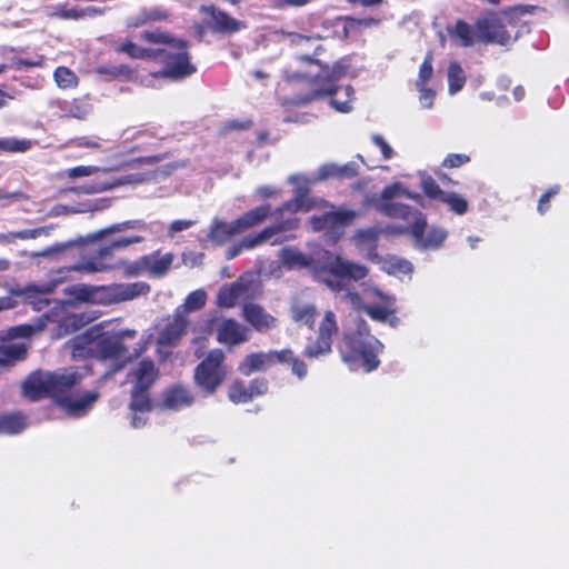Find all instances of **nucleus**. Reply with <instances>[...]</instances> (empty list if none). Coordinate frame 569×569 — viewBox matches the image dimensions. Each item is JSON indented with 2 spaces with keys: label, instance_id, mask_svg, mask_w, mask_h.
I'll list each match as a JSON object with an SVG mask.
<instances>
[{
  "label": "nucleus",
  "instance_id": "36",
  "mask_svg": "<svg viewBox=\"0 0 569 569\" xmlns=\"http://www.w3.org/2000/svg\"><path fill=\"white\" fill-rule=\"evenodd\" d=\"M448 78V93L450 96L457 94L462 90L466 83V73L460 63L452 61L448 66L447 70Z\"/></svg>",
  "mask_w": 569,
  "mask_h": 569
},
{
  "label": "nucleus",
  "instance_id": "4",
  "mask_svg": "<svg viewBox=\"0 0 569 569\" xmlns=\"http://www.w3.org/2000/svg\"><path fill=\"white\" fill-rule=\"evenodd\" d=\"M113 320H106L89 327L83 333L76 336L70 341L73 358L92 356L101 360H117L118 362L110 370L111 373L121 371L130 357H126L128 348L123 341L126 338H133L134 330L113 331Z\"/></svg>",
  "mask_w": 569,
  "mask_h": 569
},
{
  "label": "nucleus",
  "instance_id": "10",
  "mask_svg": "<svg viewBox=\"0 0 569 569\" xmlns=\"http://www.w3.org/2000/svg\"><path fill=\"white\" fill-rule=\"evenodd\" d=\"M299 219L290 217L272 226L266 227L256 234L244 237L239 243L230 247L227 252V259L236 258L242 250H250L258 246L269 242L271 246H278L295 238L290 232L299 227Z\"/></svg>",
  "mask_w": 569,
  "mask_h": 569
},
{
  "label": "nucleus",
  "instance_id": "1",
  "mask_svg": "<svg viewBox=\"0 0 569 569\" xmlns=\"http://www.w3.org/2000/svg\"><path fill=\"white\" fill-rule=\"evenodd\" d=\"M323 257L325 268L331 274V278H325L323 282L331 290L341 293V298L356 310H365L372 320L386 322L392 317L390 325L396 326L398 319L395 317L397 307L393 296L369 282L362 284V297L347 286V279L360 281L368 276L369 270L366 266L346 260L330 251H326Z\"/></svg>",
  "mask_w": 569,
  "mask_h": 569
},
{
  "label": "nucleus",
  "instance_id": "54",
  "mask_svg": "<svg viewBox=\"0 0 569 569\" xmlns=\"http://www.w3.org/2000/svg\"><path fill=\"white\" fill-rule=\"evenodd\" d=\"M248 388L252 400L253 398L262 396L268 391V382L266 379H254L250 382Z\"/></svg>",
  "mask_w": 569,
  "mask_h": 569
},
{
  "label": "nucleus",
  "instance_id": "53",
  "mask_svg": "<svg viewBox=\"0 0 569 569\" xmlns=\"http://www.w3.org/2000/svg\"><path fill=\"white\" fill-rule=\"evenodd\" d=\"M338 164L336 163H327L321 166L318 171L315 180H325L328 178H338Z\"/></svg>",
  "mask_w": 569,
  "mask_h": 569
},
{
  "label": "nucleus",
  "instance_id": "14",
  "mask_svg": "<svg viewBox=\"0 0 569 569\" xmlns=\"http://www.w3.org/2000/svg\"><path fill=\"white\" fill-rule=\"evenodd\" d=\"M289 182L295 187V198L277 209V213L282 214L289 212H308L317 208H328L329 202L321 198H309L308 191L311 183L310 179L302 174H293L289 177Z\"/></svg>",
  "mask_w": 569,
  "mask_h": 569
},
{
  "label": "nucleus",
  "instance_id": "32",
  "mask_svg": "<svg viewBox=\"0 0 569 569\" xmlns=\"http://www.w3.org/2000/svg\"><path fill=\"white\" fill-rule=\"evenodd\" d=\"M317 309L310 302L295 301L291 305V317L298 325L312 327L316 320Z\"/></svg>",
  "mask_w": 569,
  "mask_h": 569
},
{
  "label": "nucleus",
  "instance_id": "16",
  "mask_svg": "<svg viewBox=\"0 0 569 569\" xmlns=\"http://www.w3.org/2000/svg\"><path fill=\"white\" fill-rule=\"evenodd\" d=\"M338 326L332 311H327L319 327V336L307 345L305 355L309 358H318L331 351L332 336L337 332Z\"/></svg>",
  "mask_w": 569,
  "mask_h": 569
},
{
  "label": "nucleus",
  "instance_id": "25",
  "mask_svg": "<svg viewBox=\"0 0 569 569\" xmlns=\"http://www.w3.org/2000/svg\"><path fill=\"white\" fill-rule=\"evenodd\" d=\"M201 11L211 17V26L218 32L232 33L243 29V22L232 18L224 11L218 10L214 7H202Z\"/></svg>",
  "mask_w": 569,
  "mask_h": 569
},
{
  "label": "nucleus",
  "instance_id": "29",
  "mask_svg": "<svg viewBox=\"0 0 569 569\" xmlns=\"http://www.w3.org/2000/svg\"><path fill=\"white\" fill-rule=\"evenodd\" d=\"M173 262L172 253H159L154 252L149 256H144V272H148L151 277L161 278L168 273Z\"/></svg>",
  "mask_w": 569,
  "mask_h": 569
},
{
  "label": "nucleus",
  "instance_id": "31",
  "mask_svg": "<svg viewBox=\"0 0 569 569\" xmlns=\"http://www.w3.org/2000/svg\"><path fill=\"white\" fill-rule=\"evenodd\" d=\"M271 212L272 210L270 204L257 207L236 219L237 227H239L240 231L243 232L263 222L268 217H270Z\"/></svg>",
  "mask_w": 569,
  "mask_h": 569
},
{
  "label": "nucleus",
  "instance_id": "44",
  "mask_svg": "<svg viewBox=\"0 0 569 569\" xmlns=\"http://www.w3.org/2000/svg\"><path fill=\"white\" fill-rule=\"evenodd\" d=\"M480 20H490V24L486 28L489 33L499 32L503 34V41L497 42L498 44L506 46L510 42L511 37L505 30L503 24L501 23V19L496 14H489L487 17L481 18Z\"/></svg>",
  "mask_w": 569,
  "mask_h": 569
},
{
  "label": "nucleus",
  "instance_id": "2",
  "mask_svg": "<svg viewBox=\"0 0 569 569\" xmlns=\"http://www.w3.org/2000/svg\"><path fill=\"white\" fill-rule=\"evenodd\" d=\"M291 42L298 47H315L312 57L301 54L297 57L299 68L288 71V81L306 80L313 86L316 96L328 94L331 106L339 112H349L352 109L353 90L350 86L337 87L336 82L347 73V66L339 61L333 66H323L317 57L322 50L320 38L307 37L300 33H287Z\"/></svg>",
  "mask_w": 569,
  "mask_h": 569
},
{
  "label": "nucleus",
  "instance_id": "26",
  "mask_svg": "<svg viewBox=\"0 0 569 569\" xmlns=\"http://www.w3.org/2000/svg\"><path fill=\"white\" fill-rule=\"evenodd\" d=\"M194 396L187 387L177 385L167 389L162 397V405L170 410H181L192 406Z\"/></svg>",
  "mask_w": 569,
  "mask_h": 569
},
{
  "label": "nucleus",
  "instance_id": "64",
  "mask_svg": "<svg viewBox=\"0 0 569 569\" xmlns=\"http://www.w3.org/2000/svg\"><path fill=\"white\" fill-rule=\"evenodd\" d=\"M14 64L18 68H32V67H41L42 66V58L36 59V60H29V59H17L14 61Z\"/></svg>",
  "mask_w": 569,
  "mask_h": 569
},
{
  "label": "nucleus",
  "instance_id": "35",
  "mask_svg": "<svg viewBox=\"0 0 569 569\" xmlns=\"http://www.w3.org/2000/svg\"><path fill=\"white\" fill-rule=\"evenodd\" d=\"M27 353V347L22 342H7L0 345V369L22 359Z\"/></svg>",
  "mask_w": 569,
  "mask_h": 569
},
{
  "label": "nucleus",
  "instance_id": "21",
  "mask_svg": "<svg viewBox=\"0 0 569 569\" xmlns=\"http://www.w3.org/2000/svg\"><path fill=\"white\" fill-rule=\"evenodd\" d=\"M98 398V391L72 392L68 397H63L58 405L64 410L67 416L79 418L86 416L91 410Z\"/></svg>",
  "mask_w": 569,
  "mask_h": 569
},
{
  "label": "nucleus",
  "instance_id": "59",
  "mask_svg": "<svg viewBox=\"0 0 569 569\" xmlns=\"http://www.w3.org/2000/svg\"><path fill=\"white\" fill-rule=\"evenodd\" d=\"M143 370H144V389H146L149 383H152L157 379L158 371L156 370L153 362L147 361V360H144Z\"/></svg>",
  "mask_w": 569,
  "mask_h": 569
},
{
  "label": "nucleus",
  "instance_id": "48",
  "mask_svg": "<svg viewBox=\"0 0 569 569\" xmlns=\"http://www.w3.org/2000/svg\"><path fill=\"white\" fill-rule=\"evenodd\" d=\"M371 141L380 150L383 160H390L396 154L393 148L381 134H372Z\"/></svg>",
  "mask_w": 569,
  "mask_h": 569
},
{
  "label": "nucleus",
  "instance_id": "45",
  "mask_svg": "<svg viewBox=\"0 0 569 569\" xmlns=\"http://www.w3.org/2000/svg\"><path fill=\"white\" fill-rule=\"evenodd\" d=\"M421 188L426 196L431 199L441 200L446 191L441 190L438 183L431 177H423Z\"/></svg>",
  "mask_w": 569,
  "mask_h": 569
},
{
  "label": "nucleus",
  "instance_id": "47",
  "mask_svg": "<svg viewBox=\"0 0 569 569\" xmlns=\"http://www.w3.org/2000/svg\"><path fill=\"white\" fill-rule=\"evenodd\" d=\"M282 352H288L290 357H286L282 363H288L291 366L292 372L299 378L302 379L307 375V366L303 361L298 359L290 349H284Z\"/></svg>",
  "mask_w": 569,
  "mask_h": 569
},
{
  "label": "nucleus",
  "instance_id": "6",
  "mask_svg": "<svg viewBox=\"0 0 569 569\" xmlns=\"http://www.w3.org/2000/svg\"><path fill=\"white\" fill-rule=\"evenodd\" d=\"M141 241V237H121L109 244L99 247L98 249H82L79 253V261L63 267L60 272H77L80 274H93L111 271L114 269H123L127 276L138 274L141 267L139 262L127 263L124 261H118L116 263L108 262V259L112 257L116 250L126 248L132 243Z\"/></svg>",
  "mask_w": 569,
  "mask_h": 569
},
{
  "label": "nucleus",
  "instance_id": "12",
  "mask_svg": "<svg viewBox=\"0 0 569 569\" xmlns=\"http://www.w3.org/2000/svg\"><path fill=\"white\" fill-rule=\"evenodd\" d=\"M223 361V351L214 349L196 367L194 383L207 395H213L224 381L228 370Z\"/></svg>",
  "mask_w": 569,
  "mask_h": 569
},
{
  "label": "nucleus",
  "instance_id": "39",
  "mask_svg": "<svg viewBox=\"0 0 569 569\" xmlns=\"http://www.w3.org/2000/svg\"><path fill=\"white\" fill-rule=\"evenodd\" d=\"M206 301L207 292L203 289H197L187 296L184 303L179 309L183 315L198 311L204 307Z\"/></svg>",
  "mask_w": 569,
  "mask_h": 569
},
{
  "label": "nucleus",
  "instance_id": "23",
  "mask_svg": "<svg viewBox=\"0 0 569 569\" xmlns=\"http://www.w3.org/2000/svg\"><path fill=\"white\" fill-rule=\"evenodd\" d=\"M368 259L378 263L381 270L391 276H409L413 271V266L410 261L397 256L380 257L378 253H369Z\"/></svg>",
  "mask_w": 569,
  "mask_h": 569
},
{
  "label": "nucleus",
  "instance_id": "20",
  "mask_svg": "<svg viewBox=\"0 0 569 569\" xmlns=\"http://www.w3.org/2000/svg\"><path fill=\"white\" fill-rule=\"evenodd\" d=\"M133 383L131 400L129 403V418L133 428L140 427V415L142 413V362H137L132 371L127 375L124 383Z\"/></svg>",
  "mask_w": 569,
  "mask_h": 569
},
{
  "label": "nucleus",
  "instance_id": "33",
  "mask_svg": "<svg viewBox=\"0 0 569 569\" xmlns=\"http://www.w3.org/2000/svg\"><path fill=\"white\" fill-rule=\"evenodd\" d=\"M379 237V230L377 228H367L358 230L353 236L355 244L365 251V256L368 259L369 253H377L375 251L376 244Z\"/></svg>",
  "mask_w": 569,
  "mask_h": 569
},
{
  "label": "nucleus",
  "instance_id": "37",
  "mask_svg": "<svg viewBox=\"0 0 569 569\" xmlns=\"http://www.w3.org/2000/svg\"><path fill=\"white\" fill-rule=\"evenodd\" d=\"M27 427L26 419L20 413L0 416V435H16Z\"/></svg>",
  "mask_w": 569,
  "mask_h": 569
},
{
  "label": "nucleus",
  "instance_id": "46",
  "mask_svg": "<svg viewBox=\"0 0 569 569\" xmlns=\"http://www.w3.org/2000/svg\"><path fill=\"white\" fill-rule=\"evenodd\" d=\"M433 74L432 67V54L428 53L419 68L418 79L416 81V86H425L431 79Z\"/></svg>",
  "mask_w": 569,
  "mask_h": 569
},
{
  "label": "nucleus",
  "instance_id": "30",
  "mask_svg": "<svg viewBox=\"0 0 569 569\" xmlns=\"http://www.w3.org/2000/svg\"><path fill=\"white\" fill-rule=\"evenodd\" d=\"M238 233H241V231L239 227H237L236 220L228 223L216 218L210 226L207 237L210 242L219 246L227 242L232 236Z\"/></svg>",
  "mask_w": 569,
  "mask_h": 569
},
{
  "label": "nucleus",
  "instance_id": "18",
  "mask_svg": "<svg viewBox=\"0 0 569 569\" xmlns=\"http://www.w3.org/2000/svg\"><path fill=\"white\" fill-rule=\"evenodd\" d=\"M326 251L327 250H322L316 256H307L303 252H301L298 248L287 246L280 250L279 258L281 262L289 269L309 268L318 263L321 266L323 271L328 272V278H331L330 272L325 268L326 258L323 257V253Z\"/></svg>",
  "mask_w": 569,
  "mask_h": 569
},
{
  "label": "nucleus",
  "instance_id": "43",
  "mask_svg": "<svg viewBox=\"0 0 569 569\" xmlns=\"http://www.w3.org/2000/svg\"><path fill=\"white\" fill-rule=\"evenodd\" d=\"M132 227H133V222H131V221H127V222H122V223H116V224H112L110 227H107L104 229H101V230H98L96 232H92V233L88 234L87 239L90 240V241H98V240L102 239L107 234H111V233H116V232H121V231H124L128 228H132Z\"/></svg>",
  "mask_w": 569,
  "mask_h": 569
},
{
  "label": "nucleus",
  "instance_id": "60",
  "mask_svg": "<svg viewBox=\"0 0 569 569\" xmlns=\"http://www.w3.org/2000/svg\"><path fill=\"white\" fill-rule=\"evenodd\" d=\"M558 191H559V188L553 187L540 197L539 203H538V210L540 213H545L547 211L550 198L553 197L555 194H557Z\"/></svg>",
  "mask_w": 569,
  "mask_h": 569
},
{
  "label": "nucleus",
  "instance_id": "63",
  "mask_svg": "<svg viewBox=\"0 0 569 569\" xmlns=\"http://www.w3.org/2000/svg\"><path fill=\"white\" fill-rule=\"evenodd\" d=\"M69 246H70V243L54 244L52 247H49V248H47V249L36 253L34 256H37V257H47V256H51V254H54V253H59V252L64 251Z\"/></svg>",
  "mask_w": 569,
  "mask_h": 569
},
{
  "label": "nucleus",
  "instance_id": "7",
  "mask_svg": "<svg viewBox=\"0 0 569 569\" xmlns=\"http://www.w3.org/2000/svg\"><path fill=\"white\" fill-rule=\"evenodd\" d=\"M82 380L77 370L32 373L22 385L23 393L31 400L49 396L58 403L72 393V388Z\"/></svg>",
  "mask_w": 569,
  "mask_h": 569
},
{
  "label": "nucleus",
  "instance_id": "52",
  "mask_svg": "<svg viewBox=\"0 0 569 569\" xmlns=\"http://www.w3.org/2000/svg\"><path fill=\"white\" fill-rule=\"evenodd\" d=\"M116 51L124 53L130 58L137 59L142 57V49L131 41H126L119 44L118 47H116Z\"/></svg>",
  "mask_w": 569,
  "mask_h": 569
},
{
  "label": "nucleus",
  "instance_id": "15",
  "mask_svg": "<svg viewBox=\"0 0 569 569\" xmlns=\"http://www.w3.org/2000/svg\"><path fill=\"white\" fill-rule=\"evenodd\" d=\"M62 269L63 268H60L53 271L48 282L40 284H29L19 293L26 297L34 310H42L49 305V300L44 296L52 292L59 283L70 279L71 272H60Z\"/></svg>",
  "mask_w": 569,
  "mask_h": 569
},
{
  "label": "nucleus",
  "instance_id": "62",
  "mask_svg": "<svg viewBox=\"0 0 569 569\" xmlns=\"http://www.w3.org/2000/svg\"><path fill=\"white\" fill-rule=\"evenodd\" d=\"M338 178H352L357 174V168L353 163L338 164Z\"/></svg>",
  "mask_w": 569,
  "mask_h": 569
},
{
  "label": "nucleus",
  "instance_id": "51",
  "mask_svg": "<svg viewBox=\"0 0 569 569\" xmlns=\"http://www.w3.org/2000/svg\"><path fill=\"white\" fill-rule=\"evenodd\" d=\"M469 161V156L465 153H450L443 159L442 166L446 168H459Z\"/></svg>",
  "mask_w": 569,
  "mask_h": 569
},
{
  "label": "nucleus",
  "instance_id": "42",
  "mask_svg": "<svg viewBox=\"0 0 569 569\" xmlns=\"http://www.w3.org/2000/svg\"><path fill=\"white\" fill-rule=\"evenodd\" d=\"M31 148V141L26 139H0V150L9 152H24Z\"/></svg>",
  "mask_w": 569,
  "mask_h": 569
},
{
  "label": "nucleus",
  "instance_id": "41",
  "mask_svg": "<svg viewBox=\"0 0 569 569\" xmlns=\"http://www.w3.org/2000/svg\"><path fill=\"white\" fill-rule=\"evenodd\" d=\"M228 397L233 403H247L251 401L249 388L240 380H236L231 383L228 392Z\"/></svg>",
  "mask_w": 569,
  "mask_h": 569
},
{
  "label": "nucleus",
  "instance_id": "22",
  "mask_svg": "<svg viewBox=\"0 0 569 569\" xmlns=\"http://www.w3.org/2000/svg\"><path fill=\"white\" fill-rule=\"evenodd\" d=\"M49 106L54 110L57 116L76 119L86 118L92 110L87 98L73 99L70 101L54 99L49 102Z\"/></svg>",
  "mask_w": 569,
  "mask_h": 569
},
{
  "label": "nucleus",
  "instance_id": "27",
  "mask_svg": "<svg viewBox=\"0 0 569 569\" xmlns=\"http://www.w3.org/2000/svg\"><path fill=\"white\" fill-rule=\"evenodd\" d=\"M243 316L257 331H267L276 325V318L254 303H248L243 307Z\"/></svg>",
  "mask_w": 569,
  "mask_h": 569
},
{
  "label": "nucleus",
  "instance_id": "34",
  "mask_svg": "<svg viewBox=\"0 0 569 569\" xmlns=\"http://www.w3.org/2000/svg\"><path fill=\"white\" fill-rule=\"evenodd\" d=\"M246 291V286L242 282H233L223 286L218 293L217 302L220 307L231 308Z\"/></svg>",
  "mask_w": 569,
  "mask_h": 569
},
{
  "label": "nucleus",
  "instance_id": "57",
  "mask_svg": "<svg viewBox=\"0 0 569 569\" xmlns=\"http://www.w3.org/2000/svg\"><path fill=\"white\" fill-rule=\"evenodd\" d=\"M82 325V317L69 315L61 319L60 328H64V332L77 330Z\"/></svg>",
  "mask_w": 569,
  "mask_h": 569
},
{
  "label": "nucleus",
  "instance_id": "8",
  "mask_svg": "<svg viewBox=\"0 0 569 569\" xmlns=\"http://www.w3.org/2000/svg\"><path fill=\"white\" fill-rule=\"evenodd\" d=\"M345 348L342 349L345 361L359 363L367 372L378 368L380 363L378 356L382 350V343L369 333L363 320L358 323L356 332L345 336Z\"/></svg>",
  "mask_w": 569,
  "mask_h": 569
},
{
  "label": "nucleus",
  "instance_id": "24",
  "mask_svg": "<svg viewBox=\"0 0 569 569\" xmlns=\"http://www.w3.org/2000/svg\"><path fill=\"white\" fill-rule=\"evenodd\" d=\"M188 327V318L180 309H177L173 318L166 325L159 337V346L176 343L184 333Z\"/></svg>",
  "mask_w": 569,
  "mask_h": 569
},
{
  "label": "nucleus",
  "instance_id": "38",
  "mask_svg": "<svg viewBox=\"0 0 569 569\" xmlns=\"http://www.w3.org/2000/svg\"><path fill=\"white\" fill-rule=\"evenodd\" d=\"M56 84L60 89H72L78 86L79 78L67 67H58L53 72Z\"/></svg>",
  "mask_w": 569,
  "mask_h": 569
},
{
  "label": "nucleus",
  "instance_id": "55",
  "mask_svg": "<svg viewBox=\"0 0 569 569\" xmlns=\"http://www.w3.org/2000/svg\"><path fill=\"white\" fill-rule=\"evenodd\" d=\"M47 233H48V231L46 228H36V229H24V230L16 231V232H13V237H14V240L16 239L26 240V239H36V238H39Z\"/></svg>",
  "mask_w": 569,
  "mask_h": 569
},
{
  "label": "nucleus",
  "instance_id": "11",
  "mask_svg": "<svg viewBox=\"0 0 569 569\" xmlns=\"http://www.w3.org/2000/svg\"><path fill=\"white\" fill-rule=\"evenodd\" d=\"M321 213H315L309 219V224L315 232H323L332 242L338 241L345 229L352 223L357 212L347 208L336 209L329 203V207L317 208Z\"/></svg>",
  "mask_w": 569,
  "mask_h": 569
},
{
  "label": "nucleus",
  "instance_id": "50",
  "mask_svg": "<svg viewBox=\"0 0 569 569\" xmlns=\"http://www.w3.org/2000/svg\"><path fill=\"white\" fill-rule=\"evenodd\" d=\"M52 16L66 20H79L83 18V12L78 8L58 7Z\"/></svg>",
  "mask_w": 569,
  "mask_h": 569
},
{
  "label": "nucleus",
  "instance_id": "58",
  "mask_svg": "<svg viewBox=\"0 0 569 569\" xmlns=\"http://www.w3.org/2000/svg\"><path fill=\"white\" fill-rule=\"evenodd\" d=\"M194 224L193 220H176L172 221L169 226V236L173 237L176 233L181 232L183 230H187L191 228Z\"/></svg>",
  "mask_w": 569,
  "mask_h": 569
},
{
  "label": "nucleus",
  "instance_id": "9",
  "mask_svg": "<svg viewBox=\"0 0 569 569\" xmlns=\"http://www.w3.org/2000/svg\"><path fill=\"white\" fill-rule=\"evenodd\" d=\"M140 283H121L110 286L74 284L66 289V292L76 300L82 302L110 305L126 301L140 295Z\"/></svg>",
  "mask_w": 569,
  "mask_h": 569
},
{
  "label": "nucleus",
  "instance_id": "56",
  "mask_svg": "<svg viewBox=\"0 0 569 569\" xmlns=\"http://www.w3.org/2000/svg\"><path fill=\"white\" fill-rule=\"evenodd\" d=\"M98 171L97 167L93 166H79L68 170L67 176L76 179L81 177H88Z\"/></svg>",
  "mask_w": 569,
  "mask_h": 569
},
{
  "label": "nucleus",
  "instance_id": "17",
  "mask_svg": "<svg viewBox=\"0 0 569 569\" xmlns=\"http://www.w3.org/2000/svg\"><path fill=\"white\" fill-rule=\"evenodd\" d=\"M286 357H290L288 352L268 351V352H252L247 355L240 362L238 370L243 376H250L253 372L266 371L272 368L276 363L283 362Z\"/></svg>",
  "mask_w": 569,
  "mask_h": 569
},
{
  "label": "nucleus",
  "instance_id": "3",
  "mask_svg": "<svg viewBox=\"0 0 569 569\" xmlns=\"http://www.w3.org/2000/svg\"><path fill=\"white\" fill-rule=\"evenodd\" d=\"M412 199L420 202L422 197L410 191L402 182H392L386 186L379 194L367 197L366 202L377 211L392 219H400L410 223L409 231L413 246L422 251H437L445 243L448 231L441 227L427 224L426 216L398 200Z\"/></svg>",
  "mask_w": 569,
  "mask_h": 569
},
{
  "label": "nucleus",
  "instance_id": "61",
  "mask_svg": "<svg viewBox=\"0 0 569 569\" xmlns=\"http://www.w3.org/2000/svg\"><path fill=\"white\" fill-rule=\"evenodd\" d=\"M256 194L259 198H273L280 194V189L273 186H261L256 189Z\"/></svg>",
  "mask_w": 569,
  "mask_h": 569
},
{
  "label": "nucleus",
  "instance_id": "28",
  "mask_svg": "<svg viewBox=\"0 0 569 569\" xmlns=\"http://www.w3.org/2000/svg\"><path fill=\"white\" fill-rule=\"evenodd\" d=\"M51 320V317L47 313L39 317L33 323H26L20 325L16 327H11L7 331H2L0 333V339L2 341L4 340H11L16 338H28L31 337L36 332L42 331L47 322Z\"/></svg>",
  "mask_w": 569,
  "mask_h": 569
},
{
  "label": "nucleus",
  "instance_id": "49",
  "mask_svg": "<svg viewBox=\"0 0 569 569\" xmlns=\"http://www.w3.org/2000/svg\"><path fill=\"white\" fill-rule=\"evenodd\" d=\"M416 88L419 92V103L421 108L431 109L433 107L436 91L432 88L428 87L427 84L416 86Z\"/></svg>",
  "mask_w": 569,
  "mask_h": 569
},
{
  "label": "nucleus",
  "instance_id": "5",
  "mask_svg": "<svg viewBox=\"0 0 569 569\" xmlns=\"http://www.w3.org/2000/svg\"><path fill=\"white\" fill-rule=\"evenodd\" d=\"M160 61L163 67L159 71H149L151 78L180 81L197 72L192 63L187 43L162 32L144 31V60Z\"/></svg>",
  "mask_w": 569,
  "mask_h": 569
},
{
  "label": "nucleus",
  "instance_id": "19",
  "mask_svg": "<svg viewBox=\"0 0 569 569\" xmlns=\"http://www.w3.org/2000/svg\"><path fill=\"white\" fill-rule=\"evenodd\" d=\"M218 342L232 347L249 340V329L233 319H220L214 325Z\"/></svg>",
  "mask_w": 569,
  "mask_h": 569
},
{
  "label": "nucleus",
  "instance_id": "13",
  "mask_svg": "<svg viewBox=\"0 0 569 569\" xmlns=\"http://www.w3.org/2000/svg\"><path fill=\"white\" fill-rule=\"evenodd\" d=\"M489 24L490 20H478L475 26L458 20L448 28V32L461 47H472L478 42H502V33L487 31Z\"/></svg>",
  "mask_w": 569,
  "mask_h": 569
},
{
  "label": "nucleus",
  "instance_id": "40",
  "mask_svg": "<svg viewBox=\"0 0 569 569\" xmlns=\"http://www.w3.org/2000/svg\"><path fill=\"white\" fill-rule=\"evenodd\" d=\"M441 202L446 203L456 214L462 216L468 211V201L459 193L446 192Z\"/></svg>",
  "mask_w": 569,
  "mask_h": 569
}]
</instances>
